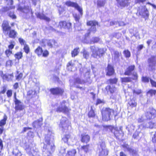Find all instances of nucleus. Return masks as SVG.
Segmentation results:
<instances>
[{
	"instance_id": "1",
	"label": "nucleus",
	"mask_w": 156,
	"mask_h": 156,
	"mask_svg": "<svg viewBox=\"0 0 156 156\" xmlns=\"http://www.w3.org/2000/svg\"><path fill=\"white\" fill-rule=\"evenodd\" d=\"M51 133V132H49L48 135L45 136V142L43 151V156H51L50 150L53 152L55 150L54 144L52 141H50V138L48 136Z\"/></svg>"
},
{
	"instance_id": "2",
	"label": "nucleus",
	"mask_w": 156,
	"mask_h": 156,
	"mask_svg": "<svg viewBox=\"0 0 156 156\" xmlns=\"http://www.w3.org/2000/svg\"><path fill=\"white\" fill-rule=\"evenodd\" d=\"M3 32L5 35L8 34L10 37L15 38L17 34L14 30H11V27L9 25L8 22L6 21H4L2 24Z\"/></svg>"
},
{
	"instance_id": "3",
	"label": "nucleus",
	"mask_w": 156,
	"mask_h": 156,
	"mask_svg": "<svg viewBox=\"0 0 156 156\" xmlns=\"http://www.w3.org/2000/svg\"><path fill=\"white\" fill-rule=\"evenodd\" d=\"M92 52L91 56L96 58H100L104 54L106 49L104 48H99L92 46L90 47Z\"/></svg>"
},
{
	"instance_id": "4",
	"label": "nucleus",
	"mask_w": 156,
	"mask_h": 156,
	"mask_svg": "<svg viewBox=\"0 0 156 156\" xmlns=\"http://www.w3.org/2000/svg\"><path fill=\"white\" fill-rule=\"evenodd\" d=\"M91 80L90 79L89 72L88 71L86 72L85 74L82 75L81 78H77L75 80V84H84L86 83H90L91 82Z\"/></svg>"
},
{
	"instance_id": "5",
	"label": "nucleus",
	"mask_w": 156,
	"mask_h": 156,
	"mask_svg": "<svg viewBox=\"0 0 156 156\" xmlns=\"http://www.w3.org/2000/svg\"><path fill=\"white\" fill-rule=\"evenodd\" d=\"M113 110L109 108H103L101 111L102 119L104 121H108L110 119V116L114 114Z\"/></svg>"
},
{
	"instance_id": "6",
	"label": "nucleus",
	"mask_w": 156,
	"mask_h": 156,
	"mask_svg": "<svg viewBox=\"0 0 156 156\" xmlns=\"http://www.w3.org/2000/svg\"><path fill=\"white\" fill-rule=\"evenodd\" d=\"M66 102L65 101H63L62 102H60L58 106L56 105V108H55L54 110L55 109L56 111L57 112H62L65 114H68L70 109L66 106Z\"/></svg>"
},
{
	"instance_id": "7",
	"label": "nucleus",
	"mask_w": 156,
	"mask_h": 156,
	"mask_svg": "<svg viewBox=\"0 0 156 156\" xmlns=\"http://www.w3.org/2000/svg\"><path fill=\"white\" fill-rule=\"evenodd\" d=\"M25 149L30 155V156H40L39 152L34 151V147L35 144L31 143L30 145L25 144Z\"/></svg>"
},
{
	"instance_id": "8",
	"label": "nucleus",
	"mask_w": 156,
	"mask_h": 156,
	"mask_svg": "<svg viewBox=\"0 0 156 156\" xmlns=\"http://www.w3.org/2000/svg\"><path fill=\"white\" fill-rule=\"evenodd\" d=\"M156 111L153 108H150L145 113L144 115L146 120L151 119L155 116Z\"/></svg>"
},
{
	"instance_id": "9",
	"label": "nucleus",
	"mask_w": 156,
	"mask_h": 156,
	"mask_svg": "<svg viewBox=\"0 0 156 156\" xmlns=\"http://www.w3.org/2000/svg\"><path fill=\"white\" fill-rule=\"evenodd\" d=\"M99 156H106L108 154V151L105 148L104 142H100L99 146Z\"/></svg>"
},
{
	"instance_id": "10",
	"label": "nucleus",
	"mask_w": 156,
	"mask_h": 156,
	"mask_svg": "<svg viewBox=\"0 0 156 156\" xmlns=\"http://www.w3.org/2000/svg\"><path fill=\"white\" fill-rule=\"evenodd\" d=\"M65 4L68 6L75 8L80 13L81 15H83L82 8L80 7L76 3L69 1L66 2L65 3Z\"/></svg>"
},
{
	"instance_id": "11",
	"label": "nucleus",
	"mask_w": 156,
	"mask_h": 156,
	"mask_svg": "<svg viewBox=\"0 0 156 156\" xmlns=\"http://www.w3.org/2000/svg\"><path fill=\"white\" fill-rule=\"evenodd\" d=\"M137 14L142 17L145 18L148 17L149 16V12L147 9L144 6H140L137 10Z\"/></svg>"
},
{
	"instance_id": "12",
	"label": "nucleus",
	"mask_w": 156,
	"mask_h": 156,
	"mask_svg": "<svg viewBox=\"0 0 156 156\" xmlns=\"http://www.w3.org/2000/svg\"><path fill=\"white\" fill-rule=\"evenodd\" d=\"M87 24L88 25L91 26V27L89 30V32L85 35V37H88L90 32H92L93 33H94L96 31V28L95 26L96 25L98 24L97 22L95 21H90L87 22Z\"/></svg>"
},
{
	"instance_id": "13",
	"label": "nucleus",
	"mask_w": 156,
	"mask_h": 156,
	"mask_svg": "<svg viewBox=\"0 0 156 156\" xmlns=\"http://www.w3.org/2000/svg\"><path fill=\"white\" fill-rule=\"evenodd\" d=\"M70 123L67 118L65 117H62L61 119L59 124L60 127L62 129H67Z\"/></svg>"
},
{
	"instance_id": "14",
	"label": "nucleus",
	"mask_w": 156,
	"mask_h": 156,
	"mask_svg": "<svg viewBox=\"0 0 156 156\" xmlns=\"http://www.w3.org/2000/svg\"><path fill=\"white\" fill-rule=\"evenodd\" d=\"M139 128L141 129H146V128H156V121L155 122H150L146 124L144 123L139 126Z\"/></svg>"
},
{
	"instance_id": "15",
	"label": "nucleus",
	"mask_w": 156,
	"mask_h": 156,
	"mask_svg": "<svg viewBox=\"0 0 156 156\" xmlns=\"http://www.w3.org/2000/svg\"><path fill=\"white\" fill-rule=\"evenodd\" d=\"M0 75L4 81H11L12 80L13 77L12 73L10 74H4L2 71H0Z\"/></svg>"
},
{
	"instance_id": "16",
	"label": "nucleus",
	"mask_w": 156,
	"mask_h": 156,
	"mask_svg": "<svg viewBox=\"0 0 156 156\" xmlns=\"http://www.w3.org/2000/svg\"><path fill=\"white\" fill-rule=\"evenodd\" d=\"M75 139V137L72 134H66L62 138V140L65 143L67 142H69L70 143L71 141L73 142Z\"/></svg>"
},
{
	"instance_id": "17",
	"label": "nucleus",
	"mask_w": 156,
	"mask_h": 156,
	"mask_svg": "<svg viewBox=\"0 0 156 156\" xmlns=\"http://www.w3.org/2000/svg\"><path fill=\"white\" fill-rule=\"evenodd\" d=\"M14 102L15 105V109L16 111L22 110L24 108V106L20 101L16 100Z\"/></svg>"
},
{
	"instance_id": "18",
	"label": "nucleus",
	"mask_w": 156,
	"mask_h": 156,
	"mask_svg": "<svg viewBox=\"0 0 156 156\" xmlns=\"http://www.w3.org/2000/svg\"><path fill=\"white\" fill-rule=\"evenodd\" d=\"M124 149V150L129 151L132 155H136V151L131 148L129 147V146L126 144H124L122 145Z\"/></svg>"
},
{
	"instance_id": "19",
	"label": "nucleus",
	"mask_w": 156,
	"mask_h": 156,
	"mask_svg": "<svg viewBox=\"0 0 156 156\" xmlns=\"http://www.w3.org/2000/svg\"><path fill=\"white\" fill-rule=\"evenodd\" d=\"M59 26L60 28L69 29L71 27V24L70 23H67L66 21H61L59 23Z\"/></svg>"
},
{
	"instance_id": "20",
	"label": "nucleus",
	"mask_w": 156,
	"mask_h": 156,
	"mask_svg": "<svg viewBox=\"0 0 156 156\" xmlns=\"http://www.w3.org/2000/svg\"><path fill=\"white\" fill-rule=\"evenodd\" d=\"M50 91L53 94H61L64 91L62 89L59 88L51 89Z\"/></svg>"
},
{
	"instance_id": "21",
	"label": "nucleus",
	"mask_w": 156,
	"mask_h": 156,
	"mask_svg": "<svg viewBox=\"0 0 156 156\" xmlns=\"http://www.w3.org/2000/svg\"><path fill=\"white\" fill-rule=\"evenodd\" d=\"M118 3L121 7H124L128 5L131 0H116Z\"/></svg>"
},
{
	"instance_id": "22",
	"label": "nucleus",
	"mask_w": 156,
	"mask_h": 156,
	"mask_svg": "<svg viewBox=\"0 0 156 156\" xmlns=\"http://www.w3.org/2000/svg\"><path fill=\"white\" fill-rule=\"evenodd\" d=\"M155 57L154 56H151V57L148 59L150 69L152 70L154 68V60Z\"/></svg>"
},
{
	"instance_id": "23",
	"label": "nucleus",
	"mask_w": 156,
	"mask_h": 156,
	"mask_svg": "<svg viewBox=\"0 0 156 156\" xmlns=\"http://www.w3.org/2000/svg\"><path fill=\"white\" fill-rule=\"evenodd\" d=\"M18 10L25 13L30 12L31 11L30 8L29 6L24 7L23 8L21 6L19 5L18 8Z\"/></svg>"
},
{
	"instance_id": "24",
	"label": "nucleus",
	"mask_w": 156,
	"mask_h": 156,
	"mask_svg": "<svg viewBox=\"0 0 156 156\" xmlns=\"http://www.w3.org/2000/svg\"><path fill=\"white\" fill-rule=\"evenodd\" d=\"M90 139V136L86 134H83L81 135V141L82 142L87 143Z\"/></svg>"
},
{
	"instance_id": "25",
	"label": "nucleus",
	"mask_w": 156,
	"mask_h": 156,
	"mask_svg": "<svg viewBox=\"0 0 156 156\" xmlns=\"http://www.w3.org/2000/svg\"><path fill=\"white\" fill-rule=\"evenodd\" d=\"M114 73V70L113 67L110 65H108L106 74L108 76H111Z\"/></svg>"
},
{
	"instance_id": "26",
	"label": "nucleus",
	"mask_w": 156,
	"mask_h": 156,
	"mask_svg": "<svg viewBox=\"0 0 156 156\" xmlns=\"http://www.w3.org/2000/svg\"><path fill=\"white\" fill-rule=\"evenodd\" d=\"M135 66L134 65L129 66L124 73V74L126 75H129L131 74L132 72L134 69Z\"/></svg>"
},
{
	"instance_id": "27",
	"label": "nucleus",
	"mask_w": 156,
	"mask_h": 156,
	"mask_svg": "<svg viewBox=\"0 0 156 156\" xmlns=\"http://www.w3.org/2000/svg\"><path fill=\"white\" fill-rule=\"evenodd\" d=\"M106 89L108 91H109L111 93H113L116 90V88L112 84L107 86L106 87Z\"/></svg>"
},
{
	"instance_id": "28",
	"label": "nucleus",
	"mask_w": 156,
	"mask_h": 156,
	"mask_svg": "<svg viewBox=\"0 0 156 156\" xmlns=\"http://www.w3.org/2000/svg\"><path fill=\"white\" fill-rule=\"evenodd\" d=\"M128 105L131 108L135 107L137 105V103L134 98L131 99L128 103Z\"/></svg>"
},
{
	"instance_id": "29",
	"label": "nucleus",
	"mask_w": 156,
	"mask_h": 156,
	"mask_svg": "<svg viewBox=\"0 0 156 156\" xmlns=\"http://www.w3.org/2000/svg\"><path fill=\"white\" fill-rule=\"evenodd\" d=\"M47 43L48 45L50 47H52L53 45H57V42L53 40H48Z\"/></svg>"
},
{
	"instance_id": "30",
	"label": "nucleus",
	"mask_w": 156,
	"mask_h": 156,
	"mask_svg": "<svg viewBox=\"0 0 156 156\" xmlns=\"http://www.w3.org/2000/svg\"><path fill=\"white\" fill-rule=\"evenodd\" d=\"M35 52L38 56L42 55L43 50L42 48L40 46L38 47L35 50Z\"/></svg>"
},
{
	"instance_id": "31",
	"label": "nucleus",
	"mask_w": 156,
	"mask_h": 156,
	"mask_svg": "<svg viewBox=\"0 0 156 156\" xmlns=\"http://www.w3.org/2000/svg\"><path fill=\"white\" fill-rule=\"evenodd\" d=\"M37 16L38 18L47 21H49L50 20V19L43 14L38 13L37 15Z\"/></svg>"
},
{
	"instance_id": "32",
	"label": "nucleus",
	"mask_w": 156,
	"mask_h": 156,
	"mask_svg": "<svg viewBox=\"0 0 156 156\" xmlns=\"http://www.w3.org/2000/svg\"><path fill=\"white\" fill-rule=\"evenodd\" d=\"M142 136L143 134L142 133L136 131L133 134V136L134 138L139 139Z\"/></svg>"
},
{
	"instance_id": "33",
	"label": "nucleus",
	"mask_w": 156,
	"mask_h": 156,
	"mask_svg": "<svg viewBox=\"0 0 156 156\" xmlns=\"http://www.w3.org/2000/svg\"><path fill=\"white\" fill-rule=\"evenodd\" d=\"M75 149H72L68 151L66 156H74L76 153Z\"/></svg>"
},
{
	"instance_id": "34",
	"label": "nucleus",
	"mask_w": 156,
	"mask_h": 156,
	"mask_svg": "<svg viewBox=\"0 0 156 156\" xmlns=\"http://www.w3.org/2000/svg\"><path fill=\"white\" fill-rule=\"evenodd\" d=\"M73 16L75 19V20L76 21V23H79V20L80 19V18L82 16V15H81L80 14V15L76 13H74L73 14Z\"/></svg>"
},
{
	"instance_id": "35",
	"label": "nucleus",
	"mask_w": 156,
	"mask_h": 156,
	"mask_svg": "<svg viewBox=\"0 0 156 156\" xmlns=\"http://www.w3.org/2000/svg\"><path fill=\"white\" fill-rule=\"evenodd\" d=\"M14 57L19 61L23 57V53L21 51L17 52L14 55Z\"/></svg>"
},
{
	"instance_id": "36",
	"label": "nucleus",
	"mask_w": 156,
	"mask_h": 156,
	"mask_svg": "<svg viewBox=\"0 0 156 156\" xmlns=\"http://www.w3.org/2000/svg\"><path fill=\"white\" fill-rule=\"evenodd\" d=\"M80 50L79 48H75L73 51H72V56L73 57H74L77 55L79 53Z\"/></svg>"
},
{
	"instance_id": "37",
	"label": "nucleus",
	"mask_w": 156,
	"mask_h": 156,
	"mask_svg": "<svg viewBox=\"0 0 156 156\" xmlns=\"http://www.w3.org/2000/svg\"><path fill=\"white\" fill-rule=\"evenodd\" d=\"M7 119V117L5 115H4L3 119L0 121V126H2L5 125L6 123V120Z\"/></svg>"
},
{
	"instance_id": "38",
	"label": "nucleus",
	"mask_w": 156,
	"mask_h": 156,
	"mask_svg": "<svg viewBox=\"0 0 156 156\" xmlns=\"http://www.w3.org/2000/svg\"><path fill=\"white\" fill-rule=\"evenodd\" d=\"M110 24L111 26L118 25L119 26H122L125 25L124 23L123 22H111L110 23Z\"/></svg>"
},
{
	"instance_id": "39",
	"label": "nucleus",
	"mask_w": 156,
	"mask_h": 156,
	"mask_svg": "<svg viewBox=\"0 0 156 156\" xmlns=\"http://www.w3.org/2000/svg\"><path fill=\"white\" fill-rule=\"evenodd\" d=\"M105 3V0H99L97 2V5L98 7H100L104 6Z\"/></svg>"
},
{
	"instance_id": "40",
	"label": "nucleus",
	"mask_w": 156,
	"mask_h": 156,
	"mask_svg": "<svg viewBox=\"0 0 156 156\" xmlns=\"http://www.w3.org/2000/svg\"><path fill=\"white\" fill-rule=\"evenodd\" d=\"M121 80L122 82H128L131 81L132 79L130 77H126L121 78Z\"/></svg>"
},
{
	"instance_id": "41",
	"label": "nucleus",
	"mask_w": 156,
	"mask_h": 156,
	"mask_svg": "<svg viewBox=\"0 0 156 156\" xmlns=\"http://www.w3.org/2000/svg\"><path fill=\"white\" fill-rule=\"evenodd\" d=\"M156 93V90H151L147 93V95L151 96L153 95H154Z\"/></svg>"
},
{
	"instance_id": "42",
	"label": "nucleus",
	"mask_w": 156,
	"mask_h": 156,
	"mask_svg": "<svg viewBox=\"0 0 156 156\" xmlns=\"http://www.w3.org/2000/svg\"><path fill=\"white\" fill-rule=\"evenodd\" d=\"M89 148V145L82 146L81 147V148L80 149V150H79V151H80V150H83L86 153H87L88 151Z\"/></svg>"
},
{
	"instance_id": "43",
	"label": "nucleus",
	"mask_w": 156,
	"mask_h": 156,
	"mask_svg": "<svg viewBox=\"0 0 156 156\" xmlns=\"http://www.w3.org/2000/svg\"><path fill=\"white\" fill-rule=\"evenodd\" d=\"M91 110L89 112L88 115L89 117H93L95 115L94 111L92 110V107H91Z\"/></svg>"
},
{
	"instance_id": "44",
	"label": "nucleus",
	"mask_w": 156,
	"mask_h": 156,
	"mask_svg": "<svg viewBox=\"0 0 156 156\" xmlns=\"http://www.w3.org/2000/svg\"><path fill=\"white\" fill-rule=\"evenodd\" d=\"M23 49L25 52L27 54H28L30 51V48L28 46L27 44L24 45Z\"/></svg>"
},
{
	"instance_id": "45",
	"label": "nucleus",
	"mask_w": 156,
	"mask_h": 156,
	"mask_svg": "<svg viewBox=\"0 0 156 156\" xmlns=\"http://www.w3.org/2000/svg\"><path fill=\"white\" fill-rule=\"evenodd\" d=\"M21 45L24 46L26 44V42L25 40L21 38H19L18 39Z\"/></svg>"
},
{
	"instance_id": "46",
	"label": "nucleus",
	"mask_w": 156,
	"mask_h": 156,
	"mask_svg": "<svg viewBox=\"0 0 156 156\" xmlns=\"http://www.w3.org/2000/svg\"><path fill=\"white\" fill-rule=\"evenodd\" d=\"M123 53L125 57L126 58H129L130 56V53L128 50L124 51Z\"/></svg>"
},
{
	"instance_id": "47",
	"label": "nucleus",
	"mask_w": 156,
	"mask_h": 156,
	"mask_svg": "<svg viewBox=\"0 0 156 156\" xmlns=\"http://www.w3.org/2000/svg\"><path fill=\"white\" fill-rule=\"evenodd\" d=\"M83 55L84 58L87 59L89 56V54L88 52L84 50L83 53Z\"/></svg>"
},
{
	"instance_id": "48",
	"label": "nucleus",
	"mask_w": 156,
	"mask_h": 156,
	"mask_svg": "<svg viewBox=\"0 0 156 156\" xmlns=\"http://www.w3.org/2000/svg\"><path fill=\"white\" fill-rule=\"evenodd\" d=\"M12 54V51L7 49L5 51V54L7 57H9Z\"/></svg>"
},
{
	"instance_id": "49",
	"label": "nucleus",
	"mask_w": 156,
	"mask_h": 156,
	"mask_svg": "<svg viewBox=\"0 0 156 156\" xmlns=\"http://www.w3.org/2000/svg\"><path fill=\"white\" fill-rule=\"evenodd\" d=\"M146 120V119L144 115H143L141 117L137 119L138 122H143Z\"/></svg>"
},
{
	"instance_id": "50",
	"label": "nucleus",
	"mask_w": 156,
	"mask_h": 156,
	"mask_svg": "<svg viewBox=\"0 0 156 156\" xmlns=\"http://www.w3.org/2000/svg\"><path fill=\"white\" fill-rule=\"evenodd\" d=\"M73 66L72 62L71 61H70L69 62L67 65V68L68 70H72L71 67Z\"/></svg>"
},
{
	"instance_id": "51",
	"label": "nucleus",
	"mask_w": 156,
	"mask_h": 156,
	"mask_svg": "<svg viewBox=\"0 0 156 156\" xmlns=\"http://www.w3.org/2000/svg\"><path fill=\"white\" fill-rule=\"evenodd\" d=\"M15 45V43L14 42H12L8 46V49H9L10 50L12 51V50L13 48Z\"/></svg>"
},
{
	"instance_id": "52",
	"label": "nucleus",
	"mask_w": 156,
	"mask_h": 156,
	"mask_svg": "<svg viewBox=\"0 0 156 156\" xmlns=\"http://www.w3.org/2000/svg\"><path fill=\"white\" fill-rule=\"evenodd\" d=\"M12 90H8L6 92L7 96L8 98L11 97L12 95Z\"/></svg>"
},
{
	"instance_id": "53",
	"label": "nucleus",
	"mask_w": 156,
	"mask_h": 156,
	"mask_svg": "<svg viewBox=\"0 0 156 156\" xmlns=\"http://www.w3.org/2000/svg\"><path fill=\"white\" fill-rule=\"evenodd\" d=\"M109 81L110 84H115L117 82V79L115 78L111 79L109 80Z\"/></svg>"
},
{
	"instance_id": "54",
	"label": "nucleus",
	"mask_w": 156,
	"mask_h": 156,
	"mask_svg": "<svg viewBox=\"0 0 156 156\" xmlns=\"http://www.w3.org/2000/svg\"><path fill=\"white\" fill-rule=\"evenodd\" d=\"M49 55V52L47 50H45L44 51H43V52L42 54V56L44 57H46L48 56Z\"/></svg>"
},
{
	"instance_id": "55",
	"label": "nucleus",
	"mask_w": 156,
	"mask_h": 156,
	"mask_svg": "<svg viewBox=\"0 0 156 156\" xmlns=\"http://www.w3.org/2000/svg\"><path fill=\"white\" fill-rule=\"evenodd\" d=\"M142 80L144 82H148L149 81V79L148 77L143 76L142 78Z\"/></svg>"
},
{
	"instance_id": "56",
	"label": "nucleus",
	"mask_w": 156,
	"mask_h": 156,
	"mask_svg": "<svg viewBox=\"0 0 156 156\" xmlns=\"http://www.w3.org/2000/svg\"><path fill=\"white\" fill-rule=\"evenodd\" d=\"M9 16L12 19H15L16 18V16L14 14V13L13 12H11L9 13Z\"/></svg>"
},
{
	"instance_id": "57",
	"label": "nucleus",
	"mask_w": 156,
	"mask_h": 156,
	"mask_svg": "<svg viewBox=\"0 0 156 156\" xmlns=\"http://www.w3.org/2000/svg\"><path fill=\"white\" fill-rule=\"evenodd\" d=\"M23 74L22 73H20L16 77V79L18 80H21L23 77Z\"/></svg>"
},
{
	"instance_id": "58",
	"label": "nucleus",
	"mask_w": 156,
	"mask_h": 156,
	"mask_svg": "<svg viewBox=\"0 0 156 156\" xmlns=\"http://www.w3.org/2000/svg\"><path fill=\"white\" fill-rule=\"evenodd\" d=\"M133 92L134 94H139L141 93V90H140L136 89L133 90Z\"/></svg>"
},
{
	"instance_id": "59",
	"label": "nucleus",
	"mask_w": 156,
	"mask_h": 156,
	"mask_svg": "<svg viewBox=\"0 0 156 156\" xmlns=\"http://www.w3.org/2000/svg\"><path fill=\"white\" fill-rule=\"evenodd\" d=\"M12 64V60H9L7 61L6 65L7 66H11Z\"/></svg>"
},
{
	"instance_id": "60",
	"label": "nucleus",
	"mask_w": 156,
	"mask_h": 156,
	"mask_svg": "<svg viewBox=\"0 0 156 156\" xmlns=\"http://www.w3.org/2000/svg\"><path fill=\"white\" fill-rule=\"evenodd\" d=\"M39 122L38 121H34L33 123V125L34 127H38L39 125Z\"/></svg>"
},
{
	"instance_id": "61",
	"label": "nucleus",
	"mask_w": 156,
	"mask_h": 156,
	"mask_svg": "<svg viewBox=\"0 0 156 156\" xmlns=\"http://www.w3.org/2000/svg\"><path fill=\"white\" fill-rule=\"evenodd\" d=\"M104 103V101L103 100H101L99 99H98L97 101L96 105H97L98 104Z\"/></svg>"
},
{
	"instance_id": "62",
	"label": "nucleus",
	"mask_w": 156,
	"mask_h": 156,
	"mask_svg": "<svg viewBox=\"0 0 156 156\" xmlns=\"http://www.w3.org/2000/svg\"><path fill=\"white\" fill-rule=\"evenodd\" d=\"M152 142L155 144H156V132L154 134V136L152 137Z\"/></svg>"
},
{
	"instance_id": "63",
	"label": "nucleus",
	"mask_w": 156,
	"mask_h": 156,
	"mask_svg": "<svg viewBox=\"0 0 156 156\" xmlns=\"http://www.w3.org/2000/svg\"><path fill=\"white\" fill-rule=\"evenodd\" d=\"M114 55L116 59L118 58L119 56L120 53L118 51H115Z\"/></svg>"
},
{
	"instance_id": "64",
	"label": "nucleus",
	"mask_w": 156,
	"mask_h": 156,
	"mask_svg": "<svg viewBox=\"0 0 156 156\" xmlns=\"http://www.w3.org/2000/svg\"><path fill=\"white\" fill-rule=\"evenodd\" d=\"M133 77L132 78V79L133 80H136L137 79L138 76L137 73H133Z\"/></svg>"
}]
</instances>
